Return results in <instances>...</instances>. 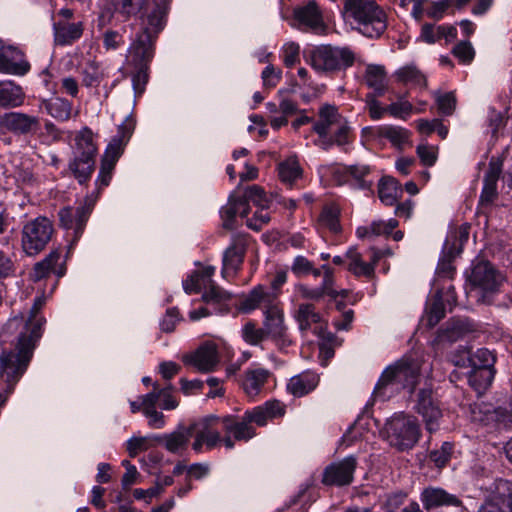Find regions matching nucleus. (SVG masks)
I'll return each mask as SVG.
<instances>
[{"label":"nucleus","mask_w":512,"mask_h":512,"mask_svg":"<svg viewBox=\"0 0 512 512\" xmlns=\"http://www.w3.org/2000/svg\"><path fill=\"white\" fill-rule=\"evenodd\" d=\"M134 130V122L130 118L118 126L117 134L108 144L102 158L98 177L96 179V194L86 196L83 203L77 207L66 206L58 211L60 226L73 230V241H77L83 234L86 223L93 211L94 205L101 191L110 184L116 163L123 154Z\"/></svg>","instance_id":"f257e3e1"},{"label":"nucleus","mask_w":512,"mask_h":512,"mask_svg":"<svg viewBox=\"0 0 512 512\" xmlns=\"http://www.w3.org/2000/svg\"><path fill=\"white\" fill-rule=\"evenodd\" d=\"M166 23L165 12L159 6L148 15L147 24L140 30L129 47V64L134 68L132 84L136 96H141L149 80L150 63L155 55L159 33Z\"/></svg>","instance_id":"f03ea898"},{"label":"nucleus","mask_w":512,"mask_h":512,"mask_svg":"<svg viewBox=\"0 0 512 512\" xmlns=\"http://www.w3.org/2000/svg\"><path fill=\"white\" fill-rule=\"evenodd\" d=\"M285 411V405L282 402L270 400L245 411L242 416L226 415L222 419V425L227 432L233 433L235 439L247 442L256 436L253 423L260 427L265 426L268 420L284 416Z\"/></svg>","instance_id":"7ed1b4c3"},{"label":"nucleus","mask_w":512,"mask_h":512,"mask_svg":"<svg viewBox=\"0 0 512 512\" xmlns=\"http://www.w3.org/2000/svg\"><path fill=\"white\" fill-rule=\"evenodd\" d=\"M419 377V362L411 357H403L382 372L373 394L375 397L386 400L405 389L412 393L418 384Z\"/></svg>","instance_id":"20e7f679"},{"label":"nucleus","mask_w":512,"mask_h":512,"mask_svg":"<svg viewBox=\"0 0 512 512\" xmlns=\"http://www.w3.org/2000/svg\"><path fill=\"white\" fill-rule=\"evenodd\" d=\"M22 339L20 347L3 351L0 356V404H6L14 384L25 373L32 359V345Z\"/></svg>","instance_id":"39448f33"},{"label":"nucleus","mask_w":512,"mask_h":512,"mask_svg":"<svg viewBox=\"0 0 512 512\" xmlns=\"http://www.w3.org/2000/svg\"><path fill=\"white\" fill-rule=\"evenodd\" d=\"M304 58L312 68L320 73L334 75L352 67L355 63V53L347 46L319 45L304 50Z\"/></svg>","instance_id":"423d86ee"},{"label":"nucleus","mask_w":512,"mask_h":512,"mask_svg":"<svg viewBox=\"0 0 512 512\" xmlns=\"http://www.w3.org/2000/svg\"><path fill=\"white\" fill-rule=\"evenodd\" d=\"M344 13L359 24L366 37L378 38L387 29V16L375 0H346Z\"/></svg>","instance_id":"0eeeda50"},{"label":"nucleus","mask_w":512,"mask_h":512,"mask_svg":"<svg viewBox=\"0 0 512 512\" xmlns=\"http://www.w3.org/2000/svg\"><path fill=\"white\" fill-rule=\"evenodd\" d=\"M384 439L399 452L411 450L421 436L420 425L413 416L394 414L383 428Z\"/></svg>","instance_id":"6e6552de"},{"label":"nucleus","mask_w":512,"mask_h":512,"mask_svg":"<svg viewBox=\"0 0 512 512\" xmlns=\"http://www.w3.org/2000/svg\"><path fill=\"white\" fill-rule=\"evenodd\" d=\"M97 146L93 141V132L84 127L75 136L73 159L69 163V170L80 184L87 183L95 170V157Z\"/></svg>","instance_id":"1a4fd4ad"},{"label":"nucleus","mask_w":512,"mask_h":512,"mask_svg":"<svg viewBox=\"0 0 512 512\" xmlns=\"http://www.w3.org/2000/svg\"><path fill=\"white\" fill-rule=\"evenodd\" d=\"M43 305L44 300L42 298H36L33 306L29 310L28 318L25 320L23 316L13 317L3 327L1 336L5 338L14 331L19 330L16 343L17 347H20L22 339H24L25 342L29 340V343L32 345L31 351L33 353L36 342L42 336V325L45 322L43 317H38V313Z\"/></svg>","instance_id":"9d476101"},{"label":"nucleus","mask_w":512,"mask_h":512,"mask_svg":"<svg viewBox=\"0 0 512 512\" xmlns=\"http://www.w3.org/2000/svg\"><path fill=\"white\" fill-rule=\"evenodd\" d=\"M54 233L52 221L39 216L27 222L21 231V247L28 256L38 255L51 241Z\"/></svg>","instance_id":"9b49d317"},{"label":"nucleus","mask_w":512,"mask_h":512,"mask_svg":"<svg viewBox=\"0 0 512 512\" xmlns=\"http://www.w3.org/2000/svg\"><path fill=\"white\" fill-rule=\"evenodd\" d=\"M415 411L422 417L425 428L429 433L439 429V421L442 418L440 401L432 387L424 386L415 395Z\"/></svg>","instance_id":"f8f14e48"},{"label":"nucleus","mask_w":512,"mask_h":512,"mask_svg":"<svg viewBox=\"0 0 512 512\" xmlns=\"http://www.w3.org/2000/svg\"><path fill=\"white\" fill-rule=\"evenodd\" d=\"M223 417H218L215 415H210L203 418L198 423H193L195 425L194 436L195 440L192 444V449L200 453L203 450V446H206L207 450H211L215 448L221 442V434L217 430V425H222Z\"/></svg>","instance_id":"ddd939ff"},{"label":"nucleus","mask_w":512,"mask_h":512,"mask_svg":"<svg viewBox=\"0 0 512 512\" xmlns=\"http://www.w3.org/2000/svg\"><path fill=\"white\" fill-rule=\"evenodd\" d=\"M357 459L350 455L340 461L330 463L322 474V483L326 486H348L353 482Z\"/></svg>","instance_id":"4468645a"},{"label":"nucleus","mask_w":512,"mask_h":512,"mask_svg":"<svg viewBox=\"0 0 512 512\" xmlns=\"http://www.w3.org/2000/svg\"><path fill=\"white\" fill-rule=\"evenodd\" d=\"M41 129L37 116L22 112H7L0 116V130L16 136L34 135Z\"/></svg>","instance_id":"2eb2a0df"},{"label":"nucleus","mask_w":512,"mask_h":512,"mask_svg":"<svg viewBox=\"0 0 512 512\" xmlns=\"http://www.w3.org/2000/svg\"><path fill=\"white\" fill-rule=\"evenodd\" d=\"M420 501L423 504V509L427 512L443 507L456 508L459 512H466V507L457 495L451 494L440 487L428 486L424 488L420 494Z\"/></svg>","instance_id":"dca6fc26"},{"label":"nucleus","mask_w":512,"mask_h":512,"mask_svg":"<svg viewBox=\"0 0 512 512\" xmlns=\"http://www.w3.org/2000/svg\"><path fill=\"white\" fill-rule=\"evenodd\" d=\"M495 356L486 349L480 348L474 354L466 355L463 359V366H469L471 369L467 372L468 380L476 382V377L485 375V384H491L494 378Z\"/></svg>","instance_id":"f3484780"},{"label":"nucleus","mask_w":512,"mask_h":512,"mask_svg":"<svg viewBox=\"0 0 512 512\" xmlns=\"http://www.w3.org/2000/svg\"><path fill=\"white\" fill-rule=\"evenodd\" d=\"M510 481L496 479L488 488V494L478 512H509L508 500L511 499Z\"/></svg>","instance_id":"a211bd4d"},{"label":"nucleus","mask_w":512,"mask_h":512,"mask_svg":"<svg viewBox=\"0 0 512 512\" xmlns=\"http://www.w3.org/2000/svg\"><path fill=\"white\" fill-rule=\"evenodd\" d=\"M468 281L473 287L484 292H495L502 278L490 262L479 261L473 264Z\"/></svg>","instance_id":"6ab92c4d"},{"label":"nucleus","mask_w":512,"mask_h":512,"mask_svg":"<svg viewBox=\"0 0 512 512\" xmlns=\"http://www.w3.org/2000/svg\"><path fill=\"white\" fill-rule=\"evenodd\" d=\"M247 242L245 237L237 236L223 255V267L221 274L223 278L234 276L241 268L246 254Z\"/></svg>","instance_id":"aec40b11"},{"label":"nucleus","mask_w":512,"mask_h":512,"mask_svg":"<svg viewBox=\"0 0 512 512\" xmlns=\"http://www.w3.org/2000/svg\"><path fill=\"white\" fill-rule=\"evenodd\" d=\"M473 331H475V325L468 318L453 317L438 330L436 341L454 343Z\"/></svg>","instance_id":"412c9836"},{"label":"nucleus","mask_w":512,"mask_h":512,"mask_svg":"<svg viewBox=\"0 0 512 512\" xmlns=\"http://www.w3.org/2000/svg\"><path fill=\"white\" fill-rule=\"evenodd\" d=\"M503 161L499 158H492L483 179V189L480 195L479 204L490 206L497 198V181L502 174Z\"/></svg>","instance_id":"4be33fe9"},{"label":"nucleus","mask_w":512,"mask_h":512,"mask_svg":"<svg viewBox=\"0 0 512 512\" xmlns=\"http://www.w3.org/2000/svg\"><path fill=\"white\" fill-rule=\"evenodd\" d=\"M111 4L114 8V12L123 17L125 20L133 17L141 18V30L144 28V24H147L148 15L155 9L156 6H159L166 13V9L158 3L154 5L150 12H147L149 0H111Z\"/></svg>","instance_id":"5701e85b"},{"label":"nucleus","mask_w":512,"mask_h":512,"mask_svg":"<svg viewBox=\"0 0 512 512\" xmlns=\"http://www.w3.org/2000/svg\"><path fill=\"white\" fill-rule=\"evenodd\" d=\"M183 362L195 367L199 372H211L219 362L217 348L212 344L202 345L192 354L185 355Z\"/></svg>","instance_id":"b1692460"},{"label":"nucleus","mask_w":512,"mask_h":512,"mask_svg":"<svg viewBox=\"0 0 512 512\" xmlns=\"http://www.w3.org/2000/svg\"><path fill=\"white\" fill-rule=\"evenodd\" d=\"M195 425L180 426L177 430L162 436H153L156 444H163L167 451L181 454L187 448L189 439L193 436Z\"/></svg>","instance_id":"393cba45"},{"label":"nucleus","mask_w":512,"mask_h":512,"mask_svg":"<svg viewBox=\"0 0 512 512\" xmlns=\"http://www.w3.org/2000/svg\"><path fill=\"white\" fill-rule=\"evenodd\" d=\"M84 33V23L56 21L53 23L54 43L57 46H69L78 41Z\"/></svg>","instance_id":"a878e982"},{"label":"nucleus","mask_w":512,"mask_h":512,"mask_svg":"<svg viewBox=\"0 0 512 512\" xmlns=\"http://www.w3.org/2000/svg\"><path fill=\"white\" fill-rule=\"evenodd\" d=\"M294 18L299 25L305 26L312 31L324 30V22L321 12L314 1L309 2L306 6L299 7L294 11Z\"/></svg>","instance_id":"bb28decb"},{"label":"nucleus","mask_w":512,"mask_h":512,"mask_svg":"<svg viewBox=\"0 0 512 512\" xmlns=\"http://www.w3.org/2000/svg\"><path fill=\"white\" fill-rule=\"evenodd\" d=\"M318 383L319 376L307 371L293 376L287 384V390L295 397H302L313 391Z\"/></svg>","instance_id":"cd10ccee"},{"label":"nucleus","mask_w":512,"mask_h":512,"mask_svg":"<svg viewBox=\"0 0 512 512\" xmlns=\"http://www.w3.org/2000/svg\"><path fill=\"white\" fill-rule=\"evenodd\" d=\"M265 319L263 328L268 337L279 340L284 338L286 327L284 325V315L281 308H270L264 311Z\"/></svg>","instance_id":"c85d7f7f"},{"label":"nucleus","mask_w":512,"mask_h":512,"mask_svg":"<svg viewBox=\"0 0 512 512\" xmlns=\"http://www.w3.org/2000/svg\"><path fill=\"white\" fill-rule=\"evenodd\" d=\"M25 100V93L21 86L11 81L0 82V107L11 109L21 106Z\"/></svg>","instance_id":"c756f323"},{"label":"nucleus","mask_w":512,"mask_h":512,"mask_svg":"<svg viewBox=\"0 0 512 512\" xmlns=\"http://www.w3.org/2000/svg\"><path fill=\"white\" fill-rule=\"evenodd\" d=\"M402 195L400 183L391 176H384L378 184V196L382 203L387 206H393Z\"/></svg>","instance_id":"7c9ffc66"},{"label":"nucleus","mask_w":512,"mask_h":512,"mask_svg":"<svg viewBox=\"0 0 512 512\" xmlns=\"http://www.w3.org/2000/svg\"><path fill=\"white\" fill-rule=\"evenodd\" d=\"M231 297V293L218 286L213 280L208 281V285L202 294V300L207 304L217 305L219 312L228 311L226 303Z\"/></svg>","instance_id":"2f4dec72"},{"label":"nucleus","mask_w":512,"mask_h":512,"mask_svg":"<svg viewBox=\"0 0 512 512\" xmlns=\"http://www.w3.org/2000/svg\"><path fill=\"white\" fill-rule=\"evenodd\" d=\"M269 375L270 372L263 368L248 370L242 383L245 393L248 396L257 395L267 382Z\"/></svg>","instance_id":"473e14b6"},{"label":"nucleus","mask_w":512,"mask_h":512,"mask_svg":"<svg viewBox=\"0 0 512 512\" xmlns=\"http://www.w3.org/2000/svg\"><path fill=\"white\" fill-rule=\"evenodd\" d=\"M445 317V303L443 291L437 290L432 302L426 307V325L428 328L435 327Z\"/></svg>","instance_id":"72a5a7b5"},{"label":"nucleus","mask_w":512,"mask_h":512,"mask_svg":"<svg viewBox=\"0 0 512 512\" xmlns=\"http://www.w3.org/2000/svg\"><path fill=\"white\" fill-rule=\"evenodd\" d=\"M47 113L56 120L65 121L70 118L72 104L64 98L55 97L43 101Z\"/></svg>","instance_id":"f704fd0d"},{"label":"nucleus","mask_w":512,"mask_h":512,"mask_svg":"<svg viewBox=\"0 0 512 512\" xmlns=\"http://www.w3.org/2000/svg\"><path fill=\"white\" fill-rule=\"evenodd\" d=\"M295 318L301 331H307L313 323H318L321 320L320 314L315 311V306L310 303L300 304Z\"/></svg>","instance_id":"c9c22d12"},{"label":"nucleus","mask_w":512,"mask_h":512,"mask_svg":"<svg viewBox=\"0 0 512 512\" xmlns=\"http://www.w3.org/2000/svg\"><path fill=\"white\" fill-rule=\"evenodd\" d=\"M278 175L284 184L292 187L293 183L301 177L302 169L295 159H287L278 165Z\"/></svg>","instance_id":"e433bc0d"},{"label":"nucleus","mask_w":512,"mask_h":512,"mask_svg":"<svg viewBox=\"0 0 512 512\" xmlns=\"http://www.w3.org/2000/svg\"><path fill=\"white\" fill-rule=\"evenodd\" d=\"M380 137L388 139L394 146L401 147L409 139V131L396 126H383L378 130Z\"/></svg>","instance_id":"4c0bfd02"},{"label":"nucleus","mask_w":512,"mask_h":512,"mask_svg":"<svg viewBox=\"0 0 512 512\" xmlns=\"http://www.w3.org/2000/svg\"><path fill=\"white\" fill-rule=\"evenodd\" d=\"M364 80L369 88L387 83V73L382 65L369 64L366 67Z\"/></svg>","instance_id":"58836bf2"},{"label":"nucleus","mask_w":512,"mask_h":512,"mask_svg":"<svg viewBox=\"0 0 512 512\" xmlns=\"http://www.w3.org/2000/svg\"><path fill=\"white\" fill-rule=\"evenodd\" d=\"M458 255L452 248H449L448 241L445 242L443 247V256L438 262L437 273L440 276L452 278L455 267L452 265L453 259Z\"/></svg>","instance_id":"ea45409f"},{"label":"nucleus","mask_w":512,"mask_h":512,"mask_svg":"<svg viewBox=\"0 0 512 512\" xmlns=\"http://www.w3.org/2000/svg\"><path fill=\"white\" fill-rule=\"evenodd\" d=\"M397 79L402 83H412L415 85H426L424 75L417 69L416 66L408 65L400 68L396 72Z\"/></svg>","instance_id":"a19ab883"},{"label":"nucleus","mask_w":512,"mask_h":512,"mask_svg":"<svg viewBox=\"0 0 512 512\" xmlns=\"http://www.w3.org/2000/svg\"><path fill=\"white\" fill-rule=\"evenodd\" d=\"M319 221L333 233H338L341 230L339 210L334 206H325L319 216Z\"/></svg>","instance_id":"79ce46f5"},{"label":"nucleus","mask_w":512,"mask_h":512,"mask_svg":"<svg viewBox=\"0 0 512 512\" xmlns=\"http://www.w3.org/2000/svg\"><path fill=\"white\" fill-rule=\"evenodd\" d=\"M237 196L232 194L228 199V203L221 209V217L223 219V228L233 230L235 228V218L239 215Z\"/></svg>","instance_id":"37998d69"},{"label":"nucleus","mask_w":512,"mask_h":512,"mask_svg":"<svg viewBox=\"0 0 512 512\" xmlns=\"http://www.w3.org/2000/svg\"><path fill=\"white\" fill-rule=\"evenodd\" d=\"M242 337L244 341L250 345H259L268 335L264 328H258L252 321L247 322L242 328Z\"/></svg>","instance_id":"c03bdc74"},{"label":"nucleus","mask_w":512,"mask_h":512,"mask_svg":"<svg viewBox=\"0 0 512 512\" xmlns=\"http://www.w3.org/2000/svg\"><path fill=\"white\" fill-rule=\"evenodd\" d=\"M435 100L439 114L443 116H451L455 109L457 100L453 92L435 93Z\"/></svg>","instance_id":"a18cd8bd"},{"label":"nucleus","mask_w":512,"mask_h":512,"mask_svg":"<svg viewBox=\"0 0 512 512\" xmlns=\"http://www.w3.org/2000/svg\"><path fill=\"white\" fill-rule=\"evenodd\" d=\"M82 74V83L86 87L98 86L103 77L99 64L95 61L87 62Z\"/></svg>","instance_id":"49530a36"},{"label":"nucleus","mask_w":512,"mask_h":512,"mask_svg":"<svg viewBox=\"0 0 512 512\" xmlns=\"http://www.w3.org/2000/svg\"><path fill=\"white\" fill-rule=\"evenodd\" d=\"M60 258L58 250L51 251L42 261L34 265V273L37 279L45 277L50 271L54 270V266Z\"/></svg>","instance_id":"de8ad7c7"},{"label":"nucleus","mask_w":512,"mask_h":512,"mask_svg":"<svg viewBox=\"0 0 512 512\" xmlns=\"http://www.w3.org/2000/svg\"><path fill=\"white\" fill-rule=\"evenodd\" d=\"M469 224L461 225L457 230L451 232L446 241L449 243V248H452V251L459 254L462 250V246L467 242L469 238Z\"/></svg>","instance_id":"09e8293b"},{"label":"nucleus","mask_w":512,"mask_h":512,"mask_svg":"<svg viewBox=\"0 0 512 512\" xmlns=\"http://www.w3.org/2000/svg\"><path fill=\"white\" fill-rule=\"evenodd\" d=\"M346 172L350 174L357 182V186L363 190H370L373 183L367 181L365 177L370 174V167L367 165H351L346 167Z\"/></svg>","instance_id":"8fccbe9b"},{"label":"nucleus","mask_w":512,"mask_h":512,"mask_svg":"<svg viewBox=\"0 0 512 512\" xmlns=\"http://www.w3.org/2000/svg\"><path fill=\"white\" fill-rule=\"evenodd\" d=\"M243 197L249 202L261 207L262 209L269 207V199L262 187L259 185H251L246 188Z\"/></svg>","instance_id":"3c124183"},{"label":"nucleus","mask_w":512,"mask_h":512,"mask_svg":"<svg viewBox=\"0 0 512 512\" xmlns=\"http://www.w3.org/2000/svg\"><path fill=\"white\" fill-rule=\"evenodd\" d=\"M261 300H263V287L261 285L255 287L241 302V311L248 313L256 308L261 307Z\"/></svg>","instance_id":"603ef678"},{"label":"nucleus","mask_w":512,"mask_h":512,"mask_svg":"<svg viewBox=\"0 0 512 512\" xmlns=\"http://www.w3.org/2000/svg\"><path fill=\"white\" fill-rule=\"evenodd\" d=\"M156 445L152 437H133L127 441V450L130 457H135L139 451Z\"/></svg>","instance_id":"864d4df0"},{"label":"nucleus","mask_w":512,"mask_h":512,"mask_svg":"<svg viewBox=\"0 0 512 512\" xmlns=\"http://www.w3.org/2000/svg\"><path fill=\"white\" fill-rule=\"evenodd\" d=\"M453 446L449 442H444L439 450L430 452L429 458L439 468L446 465L449 461Z\"/></svg>","instance_id":"5fc2aeb1"},{"label":"nucleus","mask_w":512,"mask_h":512,"mask_svg":"<svg viewBox=\"0 0 512 512\" xmlns=\"http://www.w3.org/2000/svg\"><path fill=\"white\" fill-rule=\"evenodd\" d=\"M452 53L463 63H470L475 56V51L469 41H460L454 46Z\"/></svg>","instance_id":"6e6d98bb"},{"label":"nucleus","mask_w":512,"mask_h":512,"mask_svg":"<svg viewBox=\"0 0 512 512\" xmlns=\"http://www.w3.org/2000/svg\"><path fill=\"white\" fill-rule=\"evenodd\" d=\"M300 61V46L295 42H289L283 47V62L291 68Z\"/></svg>","instance_id":"4d7b16f0"},{"label":"nucleus","mask_w":512,"mask_h":512,"mask_svg":"<svg viewBox=\"0 0 512 512\" xmlns=\"http://www.w3.org/2000/svg\"><path fill=\"white\" fill-rule=\"evenodd\" d=\"M179 310L176 307L167 309L164 318L160 323L161 330L165 333H171L175 330L176 323L181 320Z\"/></svg>","instance_id":"13d9d810"},{"label":"nucleus","mask_w":512,"mask_h":512,"mask_svg":"<svg viewBox=\"0 0 512 512\" xmlns=\"http://www.w3.org/2000/svg\"><path fill=\"white\" fill-rule=\"evenodd\" d=\"M282 72L280 69L276 70L273 65L267 66L262 71L263 84L267 88H274L281 80Z\"/></svg>","instance_id":"bf43d9fd"},{"label":"nucleus","mask_w":512,"mask_h":512,"mask_svg":"<svg viewBox=\"0 0 512 512\" xmlns=\"http://www.w3.org/2000/svg\"><path fill=\"white\" fill-rule=\"evenodd\" d=\"M312 270V262L304 256H297L291 266V271L297 276L307 275Z\"/></svg>","instance_id":"052dcab7"},{"label":"nucleus","mask_w":512,"mask_h":512,"mask_svg":"<svg viewBox=\"0 0 512 512\" xmlns=\"http://www.w3.org/2000/svg\"><path fill=\"white\" fill-rule=\"evenodd\" d=\"M16 266L10 256L0 250V279L14 275Z\"/></svg>","instance_id":"680f3d73"},{"label":"nucleus","mask_w":512,"mask_h":512,"mask_svg":"<svg viewBox=\"0 0 512 512\" xmlns=\"http://www.w3.org/2000/svg\"><path fill=\"white\" fill-rule=\"evenodd\" d=\"M406 497L407 493L405 492L389 494L383 504L385 512H396V510L403 504Z\"/></svg>","instance_id":"e2e57ef3"},{"label":"nucleus","mask_w":512,"mask_h":512,"mask_svg":"<svg viewBox=\"0 0 512 512\" xmlns=\"http://www.w3.org/2000/svg\"><path fill=\"white\" fill-rule=\"evenodd\" d=\"M161 493H163V486L159 485V482H157L155 486L146 490L140 488L135 489L133 491V496L137 500H145L146 502H149L153 497H157Z\"/></svg>","instance_id":"0e129e2a"},{"label":"nucleus","mask_w":512,"mask_h":512,"mask_svg":"<svg viewBox=\"0 0 512 512\" xmlns=\"http://www.w3.org/2000/svg\"><path fill=\"white\" fill-rule=\"evenodd\" d=\"M123 43L122 35L114 30H107L103 35V45L106 50H116Z\"/></svg>","instance_id":"69168bd1"},{"label":"nucleus","mask_w":512,"mask_h":512,"mask_svg":"<svg viewBox=\"0 0 512 512\" xmlns=\"http://www.w3.org/2000/svg\"><path fill=\"white\" fill-rule=\"evenodd\" d=\"M451 6H453V0L433 2L431 8L427 11V15L435 20H440L444 12Z\"/></svg>","instance_id":"338daca9"},{"label":"nucleus","mask_w":512,"mask_h":512,"mask_svg":"<svg viewBox=\"0 0 512 512\" xmlns=\"http://www.w3.org/2000/svg\"><path fill=\"white\" fill-rule=\"evenodd\" d=\"M319 117L328 122L329 125H334L339 122L340 115L337 111V108L333 105L325 104L319 110Z\"/></svg>","instance_id":"774afa93"}]
</instances>
